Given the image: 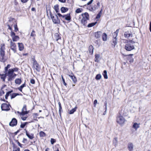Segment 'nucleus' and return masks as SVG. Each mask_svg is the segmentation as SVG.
Masks as SVG:
<instances>
[{
    "mask_svg": "<svg viewBox=\"0 0 151 151\" xmlns=\"http://www.w3.org/2000/svg\"><path fill=\"white\" fill-rule=\"evenodd\" d=\"M17 44L18 45L19 50L20 51L23 50L24 47L23 43H22L18 42Z\"/></svg>",
    "mask_w": 151,
    "mask_h": 151,
    "instance_id": "4be33fe9",
    "label": "nucleus"
},
{
    "mask_svg": "<svg viewBox=\"0 0 151 151\" xmlns=\"http://www.w3.org/2000/svg\"><path fill=\"white\" fill-rule=\"evenodd\" d=\"M27 118V116H22L21 117L22 119L24 121L26 120Z\"/></svg>",
    "mask_w": 151,
    "mask_h": 151,
    "instance_id": "e2e57ef3",
    "label": "nucleus"
},
{
    "mask_svg": "<svg viewBox=\"0 0 151 151\" xmlns=\"http://www.w3.org/2000/svg\"><path fill=\"white\" fill-rule=\"evenodd\" d=\"M32 61L33 64H35L37 63V60H35V56H33L32 57Z\"/></svg>",
    "mask_w": 151,
    "mask_h": 151,
    "instance_id": "de8ad7c7",
    "label": "nucleus"
},
{
    "mask_svg": "<svg viewBox=\"0 0 151 151\" xmlns=\"http://www.w3.org/2000/svg\"><path fill=\"white\" fill-rule=\"evenodd\" d=\"M97 103V100H95L94 102H93V105L95 107L96 106V104Z\"/></svg>",
    "mask_w": 151,
    "mask_h": 151,
    "instance_id": "680f3d73",
    "label": "nucleus"
},
{
    "mask_svg": "<svg viewBox=\"0 0 151 151\" xmlns=\"http://www.w3.org/2000/svg\"><path fill=\"white\" fill-rule=\"evenodd\" d=\"M94 48L92 45H90L88 47V50L90 55H92L93 52Z\"/></svg>",
    "mask_w": 151,
    "mask_h": 151,
    "instance_id": "393cba45",
    "label": "nucleus"
},
{
    "mask_svg": "<svg viewBox=\"0 0 151 151\" xmlns=\"http://www.w3.org/2000/svg\"><path fill=\"white\" fill-rule=\"evenodd\" d=\"M13 150V151H20L19 147H17L14 143H12Z\"/></svg>",
    "mask_w": 151,
    "mask_h": 151,
    "instance_id": "b1692460",
    "label": "nucleus"
},
{
    "mask_svg": "<svg viewBox=\"0 0 151 151\" xmlns=\"http://www.w3.org/2000/svg\"><path fill=\"white\" fill-rule=\"evenodd\" d=\"M19 132V130H18L17 131L15 132L14 133H11V134L13 136H15L16 135L17 133H18Z\"/></svg>",
    "mask_w": 151,
    "mask_h": 151,
    "instance_id": "bf43d9fd",
    "label": "nucleus"
},
{
    "mask_svg": "<svg viewBox=\"0 0 151 151\" xmlns=\"http://www.w3.org/2000/svg\"><path fill=\"white\" fill-rule=\"evenodd\" d=\"M10 69L11 70H12V71H13V73H14V72L15 71L17 72L19 70V68L17 67L14 68H11Z\"/></svg>",
    "mask_w": 151,
    "mask_h": 151,
    "instance_id": "4d7b16f0",
    "label": "nucleus"
},
{
    "mask_svg": "<svg viewBox=\"0 0 151 151\" xmlns=\"http://www.w3.org/2000/svg\"><path fill=\"white\" fill-rule=\"evenodd\" d=\"M113 142V143H114L115 145H116L118 142L117 138L116 137L114 138Z\"/></svg>",
    "mask_w": 151,
    "mask_h": 151,
    "instance_id": "5fc2aeb1",
    "label": "nucleus"
},
{
    "mask_svg": "<svg viewBox=\"0 0 151 151\" xmlns=\"http://www.w3.org/2000/svg\"><path fill=\"white\" fill-rule=\"evenodd\" d=\"M17 120L15 118H13L9 123V125L11 127H14L17 125Z\"/></svg>",
    "mask_w": 151,
    "mask_h": 151,
    "instance_id": "f8f14e48",
    "label": "nucleus"
},
{
    "mask_svg": "<svg viewBox=\"0 0 151 151\" xmlns=\"http://www.w3.org/2000/svg\"><path fill=\"white\" fill-rule=\"evenodd\" d=\"M124 36L125 38H128L130 36L132 37V34L131 33H129V31L125 32L124 34Z\"/></svg>",
    "mask_w": 151,
    "mask_h": 151,
    "instance_id": "412c9836",
    "label": "nucleus"
},
{
    "mask_svg": "<svg viewBox=\"0 0 151 151\" xmlns=\"http://www.w3.org/2000/svg\"><path fill=\"white\" fill-rule=\"evenodd\" d=\"M101 77V76L100 74H98L96 76L95 79L96 80H98L100 79Z\"/></svg>",
    "mask_w": 151,
    "mask_h": 151,
    "instance_id": "603ef678",
    "label": "nucleus"
},
{
    "mask_svg": "<svg viewBox=\"0 0 151 151\" xmlns=\"http://www.w3.org/2000/svg\"><path fill=\"white\" fill-rule=\"evenodd\" d=\"M5 73L4 74H0V78L2 80V81L4 82L5 81L6 78V77H7L6 73Z\"/></svg>",
    "mask_w": 151,
    "mask_h": 151,
    "instance_id": "bb28decb",
    "label": "nucleus"
},
{
    "mask_svg": "<svg viewBox=\"0 0 151 151\" xmlns=\"http://www.w3.org/2000/svg\"><path fill=\"white\" fill-rule=\"evenodd\" d=\"M11 67V65L10 64H8L7 66L4 68V71L6 72L8 70V69Z\"/></svg>",
    "mask_w": 151,
    "mask_h": 151,
    "instance_id": "3c124183",
    "label": "nucleus"
},
{
    "mask_svg": "<svg viewBox=\"0 0 151 151\" xmlns=\"http://www.w3.org/2000/svg\"><path fill=\"white\" fill-rule=\"evenodd\" d=\"M58 104L59 105V113L60 115H61V111H62V106L61 104V103L60 102H58Z\"/></svg>",
    "mask_w": 151,
    "mask_h": 151,
    "instance_id": "4c0bfd02",
    "label": "nucleus"
},
{
    "mask_svg": "<svg viewBox=\"0 0 151 151\" xmlns=\"http://www.w3.org/2000/svg\"><path fill=\"white\" fill-rule=\"evenodd\" d=\"M68 10V8L65 7H62L61 8V11L62 13H64L67 12Z\"/></svg>",
    "mask_w": 151,
    "mask_h": 151,
    "instance_id": "58836bf2",
    "label": "nucleus"
},
{
    "mask_svg": "<svg viewBox=\"0 0 151 151\" xmlns=\"http://www.w3.org/2000/svg\"><path fill=\"white\" fill-rule=\"evenodd\" d=\"M101 33L102 32L101 31L95 32L93 34V35L96 38H100L101 36Z\"/></svg>",
    "mask_w": 151,
    "mask_h": 151,
    "instance_id": "aec40b11",
    "label": "nucleus"
},
{
    "mask_svg": "<svg viewBox=\"0 0 151 151\" xmlns=\"http://www.w3.org/2000/svg\"><path fill=\"white\" fill-rule=\"evenodd\" d=\"M12 41L13 42H16L19 39V37L17 35L14 36L12 37Z\"/></svg>",
    "mask_w": 151,
    "mask_h": 151,
    "instance_id": "c756f323",
    "label": "nucleus"
},
{
    "mask_svg": "<svg viewBox=\"0 0 151 151\" xmlns=\"http://www.w3.org/2000/svg\"><path fill=\"white\" fill-rule=\"evenodd\" d=\"M4 88V87H2L1 89L0 90V97L1 96L4 95L5 93V92L3 89Z\"/></svg>",
    "mask_w": 151,
    "mask_h": 151,
    "instance_id": "ea45409f",
    "label": "nucleus"
},
{
    "mask_svg": "<svg viewBox=\"0 0 151 151\" xmlns=\"http://www.w3.org/2000/svg\"><path fill=\"white\" fill-rule=\"evenodd\" d=\"M11 106L9 104L6 103H3L1 106V109L2 110L8 111L10 110V107Z\"/></svg>",
    "mask_w": 151,
    "mask_h": 151,
    "instance_id": "1a4fd4ad",
    "label": "nucleus"
},
{
    "mask_svg": "<svg viewBox=\"0 0 151 151\" xmlns=\"http://www.w3.org/2000/svg\"><path fill=\"white\" fill-rule=\"evenodd\" d=\"M57 14L58 17H60V19L63 21L64 23L65 22L64 20H66L68 21V22H70L71 21V17L70 13H68L66 14L62 15L60 13H58Z\"/></svg>",
    "mask_w": 151,
    "mask_h": 151,
    "instance_id": "20e7f679",
    "label": "nucleus"
},
{
    "mask_svg": "<svg viewBox=\"0 0 151 151\" xmlns=\"http://www.w3.org/2000/svg\"><path fill=\"white\" fill-rule=\"evenodd\" d=\"M122 55L124 57L128 56L127 60H129L130 63L133 62L134 61V59L132 58V56L133 55V54H130L128 55H125L124 54H122Z\"/></svg>",
    "mask_w": 151,
    "mask_h": 151,
    "instance_id": "f3484780",
    "label": "nucleus"
},
{
    "mask_svg": "<svg viewBox=\"0 0 151 151\" xmlns=\"http://www.w3.org/2000/svg\"><path fill=\"white\" fill-rule=\"evenodd\" d=\"M68 76L71 78L73 83L76 84L77 82V78L74 75L73 73L71 72L70 73L68 74Z\"/></svg>",
    "mask_w": 151,
    "mask_h": 151,
    "instance_id": "4468645a",
    "label": "nucleus"
},
{
    "mask_svg": "<svg viewBox=\"0 0 151 151\" xmlns=\"http://www.w3.org/2000/svg\"><path fill=\"white\" fill-rule=\"evenodd\" d=\"M93 0H91L89 1L87 3V5H88L90 4H91L92 2L93 1Z\"/></svg>",
    "mask_w": 151,
    "mask_h": 151,
    "instance_id": "338daca9",
    "label": "nucleus"
},
{
    "mask_svg": "<svg viewBox=\"0 0 151 151\" xmlns=\"http://www.w3.org/2000/svg\"><path fill=\"white\" fill-rule=\"evenodd\" d=\"M22 80L20 78H17L15 80V82L16 84L20 85L22 83Z\"/></svg>",
    "mask_w": 151,
    "mask_h": 151,
    "instance_id": "c9c22d12",
    "label": "nucleus"
},
{
    "mask_svg": "<svg viewBox=\"0 0 151 151\" xmlns=\"http://www.w3.org/2000/svg\"><path fill=\"white\" fill-rule=\"evenodd\" d=\"M13 24L14 23H13L12 24H10L7 25V26L8 27V29H9L11 31L10 35L12 37H14V36H16L15 33L12 31V26Z\"/></svg>",
    "mask_w": 151,
    "mask_h": 151,
    "instance_id": "a211bd4d",
    "label": "nucleus"
},
{
    "mask_svg": "<svg viewBox=\"0 0 151 151\" xmlns=\"http://www.w3.org/2000/svg\"><path fill=\"white\" fill-rule=\"evenodd\" d=\"M24 130L25 131L26 135L29 139H32L34 138V135L33 133L30 134L29 132L26 128L24 129Z\"/></svg>",
    "mask_w": 151,
    "mask_h": 151,
    "instance_id": "ddd939ff",
    "label": "nucleus"
},
{
    "mask_svg": "<svg viewBox=\"0 0 151 151\" xmlns=\"http://www.w3.org/2000/svg\"><path fill=\"white\" fill-rule=\"evenodd\" d=\"M33 119L35 121H37V116H38V114L37 113H34L33 115Z\"/></svg>",
    "mask_w": 151,
    "mask_h": 151,
    "instance_id": "09e8293b",
    "label": "nucleus"
},
{
    "mask_svg": "<svg viewBox=\"0 0 151 151\" xmlns=\"http://www.w3.org/2000/svg\"><path fill=\"white\" fill-rule=\"evenodd\" d=\"M56 139L53 138H51L50 139V142L52 145H53L56 142Z\"/></svg>",
    "mask_w": 151,
    "mask_h": 151,
    "instance_id": "864d4df0",
    "label": "nucleus"
},
{
    "mask_svg": "<svg viewBox=\"0 0 151 151\" xmlns=\"http://www.w3.org/2000/svg\"><path fill=\"white\" fill-rule=\"evenodd\" d=\"M82 9L79 8L76 10L75 12L76 13H79L82 12Z\"/></svg>",
    "mask_w": 151,
    "mask_h": 151,
    "instance_id": "8fccbe9b",
    "label": "nucleus"
},
{
    "mask_svg": "<svg viewBox=\"0 0 151 151\" xmlns=\"http://www.w3.org/2000/svg\"><path fill=\"white\" fill-rule=\"evenodd\" d=\"M30 83L33 84H35V80L33 79H31L30 81Z\"/></svg>",
    "mask_w": 151,
    "mask_h": 151,
    "instance_id": "052dcab7",
    "label": "nucleus"
},
{
    "mask_svg": "<svg viewBox=\"0 0 151 151\" xmlns=\"http://www.w3.org/2000/svg\"><path fill=\"white\" fill-rule=\"evenodd\" d=\"M139 124H137V123H135L133 125V127L137 129V128H139Z\"/></svg>",
    "mask_w": 151,
    "mask_h": 151,
    "instance_id": "a18cd8bd",
    "label": "nucleus"
},
{
    "mask_svg": "<svg viewBox=\"0 0 151 151\" xmlns=\"http://www.w3.org/2000/svg\"><path fill=\"white\" fill-rule=\"evenodd\" d=\"M100 6V1L98 0H96V4H94L93 5L91 9L93 11L95 10L96 9H98L99 7Z\"/></svg>",
    "mask_w": 151,
    "mask_h": 151,
    "instance_id": "2eb2a0df",
    "label": "nucleus"
},
{
    "mask_svg": "<svg viewBox=\"0 0 151 151\" xmlns=\"http://www.w3.org/2000/svg\"><path fill=\"white\" fill-rule=\"evenodd\" d=\"M116 121L120 125L122 126L124 124L126 120L123 116L120 114L116 116Z\"/></svg>",
    "mask_w": 151,
    "mask_h": 151,
    "instance_id": "39448f33",
    "label": "nucleus"
},
{
    "mask_svg": "<svg viewBox=\"0 0 151 151\" xmlns=\"http://www.w3.org/2000/svg\"><path fill=\"white\" fill-rule=\"evenodd\" d=\"M39 134L40 137H43L46 136L45 133L42 131H40L39 133Z\"/></svg>",
    "mask_w": 151,
    "mask_h": 151,
    "instance_id": "473e14b6",
    "label": "nucleus"
},
{
    "mask_svg": "<svg viewBox=\"0 0 151 151\" xmlns=\"http://www.w3.org/2000/svg\"><path fill=\"white\" fill-rule=\"evenodd\" d=\"M100 57V55L99 54H96L95 55L94 60L95 62L98 63L99 61V58Z\"/></svg>",
    "mask_w": 151,
    "mask_h": 151,
    "instance_id": "cd10ccee",
    "label": "nucleus"
},
{
    "mask_svg": "<svg viewBox=\"0 0 151 151\" xmlns=\"http://www.w3.org/2000/svg\"><path fill=\"white\" fill-rule=\"evenodd\" d=\"M29 0H21V1L22 3H27Z\"/></svg>",
    "mask_w": 151,
    "mask_h": 151,
    "instance_id": "774afa93",
    "label": "nucleus"
},
{
    "mask_svg": "<svg viewBox=\"0 0 151 151\" xmlns=\"http://www.w3.org/2000/svg\"><path fill=\"white\" fill-rule=\"evenodd\" d=\"M14 19V18H13L12 17H10L9 20V22L11 23L12 21Z\"/></svg>",
    "mask_w": 151,
    "mask_h": 151,
    "instance_id": "69168bd1",
    "label": "nucleus"
},
{
    "mask_svg": "<svg viewBox=\"0 0 151 151\" xmlns=\"http://www.w3.org/2000/svg\"><path fill=\"white\" fill-rule=\"evenodd\" d=\"M14 4L16 6H17L19 5V3L17 0H14Z\"/></svg>",
    "mask_w": 151,
    "mask_h": 151,
    "instance_id": "0e129e2a",
    "label": "nucleus"
},
{
    "mask_svg": "<svg viewBox=\"0 0 151 151\" xmlns=\"http://www.w3.org/2000/svg\"><path fill=\"white\" fill-rule=\"evenodd\" d=\"M25 83L22 85L20 87L18 88V89L21 92H22V89L24 87L26 86Z\"/></svg>",
    "mask_w": 151,
    "mask_h": 151,
    "instance_id": "72a5a7b5",
    "label": "nucleus"
},
{
    "mask_svg": "<svg viewBox=\"0 0 151 151\" xmlns=\"http://www.w3.org/2000/svg\"><path fill=\"white\" fill-rule=\"evenodd\" d=\"M22 95L21 93H14L10 95L11 99L15 98L17 96H22Z\"/></svg>",
    "mask_w": 151,
    "mask_h": 151,
    "instance_id": "5701e85b",
    "label": "nucleus"
},
{
    "mask_svg": "<svg viewBox=\"0 0 151 151\" xmlns=\"http://www.w3.org/2000/svg\"><path fill=\"white\" fill-rule=\"evenodd\" d=\"M96 23H97V22H95L90 23L88 25L87 27H92L93 26H94L95 25H96Z\"/></svg>",
    "mask_w": 151,
    "mask_h": 151,
    "instance_id": "49530a36",
    "label": "nucleus"
},
{
    "mask_svg": "<svg viewBox=\"0 0 151 151\" xmlns=\"http://www.w3.org/2000/svg\"><path fill=\"white\" fill-rule=\"evenodd\" d=\"M103 75L104 78L107 79L108 78V76L107 75V71L106 70H104L103 73Z\"/></svg>",
    "mask_w": 151,
    "mask_h": 151,
    "instance_id": "a19ab883",
    "label": "nucleus"
},
{
    "mask_svg": "<svg viewBox=\"0 0 151 151\" xmlns=\"http://www.w3.org/2000/svg\"><path fill=\"white\" fill-rule=\"evenodd\" d=\"M28 122H21V125H20V128L23 129L24 128L26 125L28 124Z\"/></svg>",
    "mask_w": 151,
    "mask_h": 151,
    "instance_id": "f704fd0d",
    "label": "nucleus"
},
{
    "mask_svg": "<svg viewBox=\"0 0 151 151\" xmlns=\"http://www.w3.org/2000/svg\"><path fill=\"white\" fill-rule=\"evenodd\" d=\"M82 17L81 18L80 17L78 19V20L80 21L81 24L83 26L86 25L87 23V20L89 19V14L87 12H85L81 14Z\"/></svg>",
    "mask_w": 151,
    "mask_h": 151,
    "instance_id": "f03ea898",
    "label": "nucleus"
},
{
    "mask_svg": "<svg viewBox=\"0 0 151 151\" xmlns=\"http://www.w3.org/2000/svg\"><path fill=\"white\" fill-rule=\"evenodd\" d=\"M32 68L38 72H40L41 70V67L38 63L33 64Z\"/></svg>",
    "mask_w": 151,
    "mask_h": 151,
    "instance_id": "dca6fc26",
    "label": "nucleus"
},
{
    "mask_svg": "<svg viewBox=\"0 0 151 151\" xmlns=\"http://www.w3.org/2000/svg\"><path fill=\"white\" fill-rule=\"evenodd\" d=\"M36 35L35 33V31L33 29L32 30V32L30 34V36L32 37H34V39H35V37L36 36Z\"/></svg>",
    "mask_w": 151,
    "mask_h": 151,
    "instance_id": "c03bdc74",
    "label": "nucleus"
},
{
    "mask_svg": "<svg viewBox=\"0 0 151 151\" xmlns=\"http://www.w3.org/2000/svg\"><path fill=\"white\" fill-rule=\"evenodd\" d=\"M6 73V76L7 77V80L9 81H11L13 80L16 76L17 75L13 73L12 70L9 69L8 71L4 72Z\"/></svg>",
    "mask_w": 151,
    "mask_h": 151,
    "instance_id": "7ed1b4c3",
    "label": "nucleus"
},
{
    "mask_svg": "<svg viewBox=\"0 0 151 151\" xmlns=\"http://www.w3.org/2000/svg\"><path fill=\"white\" fill-rule=\"evenodd\" d=\"M14 28L15 32H17L18 31V28L17 27V23L16 22H15L14 23Z\"/></svg>",
    "mask_w": 151,
    "mask_h": 151,
    "instance_id": "37998d69",
    "label": "nucleus"
},
{
    "mask_svg": "<svg viewBox=\"0 0 151 151\" xmlns=\"http://www.w3.org/2000/svg\"><path fill=\"white\" fill-rule=\"evenodd\" d=\"M77 108V107L76 106L75 108L72 109L71 110H70L69 111L68 113L70 114H73L75 111H76Z\"/></svg>",
    "mask_w": 151,
    "mask_h": 151,
    "instance_id": "e433bc0d",
    "label": "nucleus"
},
{
    "mask_svg": "<svg viewBox=\"0 0 151 151\" xmlns=\"http://www.w3.org/2000/svg\"><path fill=\"white\" fill-rule=\"evenodd\" d=\"M102 10H103V9H102V8H101V10L99 11V12L98 13V14L97 15L96 17V19H99L101 17V14H102Z\"/></svg>",
    "mask_w": 151,
    "mask_h": 151,
    "instance_id": "7c9ffc66",
    "label": "nucleus"
},
{
    "mask_svg": "<svg viewBox=\"0 0 151 151\" xmlns=\"http://www.w3.org/2000/svg\"><path fill=\"white\" fill-rule=\"evenodd\" d=\"M133 146L132 143H129L128 145V149L129 151H132L133 150Z\"/></svg>",
    "mask_w": 151,
    "mask_h": 151,
    "instance_id": "a878e982",
    "label": "nucleus"
},
{
    "mask_svg": "<svg viewBox=\"0 0 151 151\" xmlns=\"http://www.w3.org/2000/svg\"><path fill=\"white\" fill-rule=\"evenodd\" d=\"M5 44H1L0 45V61L3 63L6 60L5 56Z\"/></svg>",
    "mask_w": 151,
    "mask_h": 151,
    "instance_id": "f257e3e1",
    "label": "nucleus"
},
{
    "mask_svg": "<svg viewBox=\"0 0 151 151\" xmlns=\"http://www.w3.org/2000/svg\"><path fill=\"white\" fill-rule=\"evenodd\" d=\"M102 40L103 41H105L107 40V36L106 34L104 33L102 35Z\"/></svg>",
    "mask_w": 151,
    "mask_h": 151,
    "instance_id": "c85d7f7f",
    "label": "nucleus"
},
{
    "mask_svg": "<svg viewBox=\"0 0 151 151\" xmlns=\"http://www.w3.org/2000/svg\"><path fill=\"white\" fill-rule=\"evenodd\" d=\"M61 78H62V81H63V84L64 85V86H66L67 84L65 83V79L64 78L63 76L62 75L61 76Z\"/></svg>",
    "mask_w": 151,
    "mask_h": 151,
    "instance_id": "6e6d98bb",
    "label": "nucleus"
},
{
    "mask_svg": "<svg viewBox=\"0 0 151 151\" xmlns=\"http://www.w3.org/2000/svg\"><path fill=\"white\" fill-rule=\"evenodd\" d=\"M27 139L24 138L23 139L22 142L24 144H26L27 143Z\"/></svg>",
    "mask_w": 151,
    "mask_h": 151,
    "instance_id": "13d9d810",
    "label": "nucleus"
},
{
    "mask_svg": "<svg viewBox=\"0 0 151 151\" xmlns=\"http://www.w3.org/2000/svg\"><path fill=\"white\" fill-rule=\"evenodd\" d=\"M119 32V29H117L116 31L113 33V39L112 40V45H113L114 47L117 44L116 37L118 35V34Z\"/></svg>",
    "mask_w": 151,
    "mask_h": 151,
    "instance_id": "0eeeda50",
    "label": "nucleus"
},
{
    "mask_svg": "<svg viewBox=\"0 0 151 151\" xmlns=\"http://www.w3.org/2000/svg\"><path fill=\"white\" fill-rule=\"evenodd\" d=\"M17 112L20 116H23L25 114H27L28 113V112L27 111V106L26 105H24L22 112L18 111Z\"/></svg>",
    "mask_w": 151,
    "mask_h": 151,
    "instance_id": "6e6552de",
    "label": "nucleus"
},
{
    "mask_svg": "<svg viewBox=\"0 0 151 151\" xmlns=\"http://www.w3.org/2000/svg\"><path fill=\"white\" fill-rule=\"evenodd\" d=\"M50 14L53 23L55 24H59L60 23V20L58 17L57 14H55L54 15L52 14L51 12H50Z\"/></svg>",
    "mask_w": 151,
    "mask_h": 151,
    "instance_id": "423d86ee",
    "label": "nucleus"
},
{
    "mask_svg": "<svg viewBox=\"0 0 151 151\" xmlns=\"http://www.w3.org/2000/svg\"><path fill=\"white\" fill-rule=\"evenodd\" d=\"M54 9L57 13H58L59 12L58 5L57 4L55 5L54 6Z\"/></svg>",
    "mask_w": 151,
    "mask_h": 151,
    "instance_id": "79ce46f5",
    "label": "nucleus"
},
{
    "mask_svg": "<svg viewBox=\"0 0 151 151\" xmlns=\"http://www.w3.org/2000/svg\"><path fill=\"white\" fill-rule=\"evenodd\" d=\"M60 34L59 32L58 33H56L54 35V40L58 41L59 40L61 39V37L60 36Z\"/></svg>",
    "mask_w": 151,
    "mask_h": 151,
    "instance_id": "6ab92c4d",
    "label": "nucleus"
},
{
    "mask_svg": "<svg viewBox=\"0 0 151 151\" xmlns=\"http://www.w3.org/2000/svg\"><path fill=\"white\" fill-rule=\"evenodd\" d=\"M124 48L126 50L128 51H131L134 49L133 45L129 43L125 45Z\"/></svg>",
    "mask_w": 151,
    "mask_h": 151,
    "instance_id": "9b49d317",
    "label": "nucleus"
},
{
    "mask_svg": "<svg viewBox=\"0 0 151 151\" xmlns=\"http://www.w3.org/2000/svg\"><path fill=\"white\" fill-rule=\"evenodd\" d=\"M13 92L12 90H11L10 91L7 92L5 95V98L6 100H7L8 99V97L10 95V94Z\"/></svg>",
    "mask_w": 151,
    "mask_h": 151,
    "instance_id": "2f4dec72",
    "label": "nucleus"
},
{
    "mask_svg": "<svg viewBox=\"0 0 151 151\" xmlns=\"http://www.w3.org/2000/svg\"><path fill=\"white\" fill-rule=\"evenodd\" d=\"M10 47L11 49L15 53L17 51V47L16 43L13 42L11 40L10 41Z\"/></svg>",
    "mask_w": 151,
    "mask_h": 151,
    "instance_id": "9d476101",
    "label": "nucleus"
}]
</instances>
